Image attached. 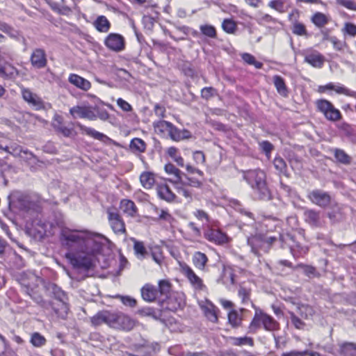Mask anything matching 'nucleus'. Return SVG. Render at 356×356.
<instances>
[{
    "label": "nucleus",
    "mask_w": 356,
    "mask_h": 356,
    "mask_svg": "<svg viewBox=\"0 0 356 356\" xmlns=\"http://www.w3.org/2000/svg\"><path fill=\"white\" fill-rule=\"evenodd\" d=\"M108 239L102 234L88 230H76L67 228L60 232V241L69 250L66 259L77 268L90 269L94 262L95 255L101 250L102 241Z\"/></svg>",
    "instance_id": "1"
},
{
    "label": "nucleus",
    "mask_w": 356,
    "mask_h": 356,
    "mask_svg": "<svg viewBox=\"0 0 356 356\" xmlns=\"http://www.w3.org/2000/svg\"><path fill=\"white\" fill-rule=\"evenodd\" d=\"M243 178L258 195L261 200H269L270 192L266 184V173L259 169L249 170L243 172Z\"/></svg>",
    "instance_id": "2"
},
{
    "label": "nucleus",
    "mask_w": 356,
    "mask_h": 356,
    "mask_svg": "<svg viewBox=\"0 0 356 356\" xmlns=\"http://www.w3.org/2000/svg\"><path fill=\"white\" fill-rule=\"evenodd\" d=\"M261 325L266 330L273 331L277 329L278 323L268 314L256 308L254 316L249 325L250 332H255Z\"/></svg>",
    "instance_id": "3"
},
{
    "label": "nucleus",
    "mask_w": 356,
    "mask_h": 356,
    "mask_svg": "<svg viewBox=\"0 0 356 356\" xmlns=\"http://www.w3.org/2000/svg\"><path fill=\"white\" fill-rule=\"evenodd\" d=\"M276 241L275 237L266 236L259 234L248 237L247 243L251 248V252L259 257L260 252H268L271 245Z\"/></svg>",
    "instance_id": "4"
},
{
    "label": "nucleus",
    "mask_w": 356,
    "mask_h": 356,
    "mask_svg": "<svg viewBox=\"0 0 356 356\" xmlns=\"http://www.w3.org/2000/svg\"><path fill=\"white\" fill-rule=\"evenodd\" d=\"M35 206L36 202L31 195L15 192L10 197V207L20 211H28Z\"/></svg>",
    "instance_id": "5"
},
{
    "label": "nucleus",
    "mask_w": 356,
    "mask_h": 356,
    "mask_svg": "<svg viewBox=\"0 0 356 356\" xmlns=\"http://www.w3.org/2000/svg\"><path fill=\"white\" fill-rule=\"evenodd\" d=\"M317 110L323 113L329 121L337 122L341 119V114L339 109L327 99H318L316 102Z\"/></svg>",
    "instance_id": "6"
},
{
    "label": "nucleus",
    "mask_w": 356,
    "mask_h": 356,
    "mask_svg": "<svg viewBox=\"0 0 356 356\" xmlns=\"http://www.w3.org/2000/svg\"><path fill=\"white\" fill-rule=\"evenodd\" d=\"M96 107L92 106L82 104L73 106L70 109V113L73 118H86L89 120H97L95 113Z\"/></svg>",
    "instance_id": "7"
},
{
    "label": "nucleus",
    "mask_w": 356,
    "mask_h": 356,
    "mask_svg": "<svg viewBox=\"0 0 356 356\" xmlns=\"http://www.w3.org/2000/svg\"><path fill=\"white\" fill-rule=\"evenodd\" d=\"M107 214L108 222L113 231L118 234H125V224L118 212L108 209Z\"/></svg>",
    "instance_id": "8"
},
{
    "label": "nucleus",
    "mask_w": 356,
    "mask_h": 356,
    "mask_svg": "<svg viewBox=\"0 0 356 356\" xmlns=\"http://www.w3.org/2000/svg\"><path fill=\"white\" fill-rule=\"evenodd\" d=\"M115 318V312L103 310L97 312L91 318V323L94 326H99L102 324H106L113 327Z\"/></svg>",
    "instance_id": "9"
},
{
    "label": "nucleus",
    "mask_w": 356,
    "mask_h": 356,
    "mask_svg": "<svg viewBox=\"0 0 356 356\" xmlns=\"http://www.w3.org/2000/svg\"><path fill=\"white\" fill-rule=\"evenodd\" d=\"M181 273L187 277L190 284L196 290H203L205 287L202 279L198 277L193 270L187 264L180 265Z\"/></svg>",
    "instance_id": "10"
},
{
    "label": "nucleus",
    "mask_w": 356,
    "mask_h": 356,
    "mask_svg": "<svg viewBox=\"0 0 356 356\" xmlns=\"http://www.w3.org/2000/svg\"><path fill=\"white\" fill-rule=\"evenodd\" d=\"M308 199L313 203L321 207H326L331 201L330 195L319 189L313 190L309 193Z\"/></svg>",
    "instance_id": "11"
},
{
    "label": "nucleus",
    "mask_w": 356,
    "mask_h": 356,
    "mask_svg": "<svg viewBox=\"0 0 356 356\" xmlns=\"http://www.w3.org/2000/svg\"><path fill=\"white\" fill-rule=\"evenodd\" d=\"M303 55L305 62L314 67L321 68L324 64L325 57L316 50L307 49Z\"/></svg>",
    "instance_id": "12"
},
{
    "label": "nucleus",
    "mask_w": 356,
    "mask_h": 356,
    "mask_svg": "<svg viewBox=\"0 0 356 356\" xmlns=\"http://www.w3.org/2000/svg\"><path fill=\"white\" fill-rule=\"evenodd\" d=\"M136 323L134 320L131 318L129 316L122 313L115 312V318L113 328L129 331L134 327Z\"/></svg>",
    "instance_id": "13"
},
{
    "label": "nucleus",
    "mask_w": 356,
    "mask_h": 356,
    "mask_svg": "<svg viewBox=\"0 0 356 356\" xmlns=\"http://www.w3.org/2000/svg\"><path fill=\"white\" fill-rule=\"evenodd\" d=\"M326 90H334L339 95H344L356 98L355 91L350 90L341 83H329L325 86H319L318 89V91L321 93L325 92Z\"/></svg>",
    "instance_id": "14"
},
{
    "label": "nucleus",
    "mask_w": 356,
    "mask_h": 356,
    "mask_svg": "<svg viewBox=\"0 0 356 356\" xmlns=\"http://www.w3.org/2000/svg\"><path fill=\"white\" fill-rule=\"evenodd\" d=\"M104 44L109 49L114 51H120L124 48V38L117 33H110L106 38Z\"/></svg>",
    "instance_id": "15"
},
{
    "label": "nucleus",
    "mask_w": 356,
    "mask_h": 356,
    "mask_svg": "<svg viewBox=\"0 0 356 356\" xmlns=\"http://www.w3.org/2000/svg\"><path fill=\"white\" fill-rule=\"evenodd\" d=\"M22 95L25 102L30 106L34 107L36 110L44 108V102L42 99L36 94L32 92L31 90L23 88L21 90Z\"/></svg>",
    "instance_id": "16"
},
{
    "label": "nucleus",
    "mask_w": 356,
    "mask_h": 356,
    "mask_svg": "<svg viewBox=\"0 0 356 356\" xmlns=\"http://www.w3.org/2000/svg\"><path fill=\"white\" fill-rule=\"evenodd\" d=\"M31 65L37 69H41L47 65V60L44 50L35 49L31 56Z\"/></svg>",
    "instance_id": "17"
},
{
    "label": "nucleus",
    "mask_w": 356,
    "mask_h": 356,
    "mask_svg": "<svg viewBox=\"0 0 356 356\" xmlns=\"http://www.w3.org/2000/svg\"><path fill=\"white\" fill-rule=\"evenodd\" d=\"M156 189L158 196L161 200L168 202H172L175 200L176 195L165 183L157 184Z\"/></svg>",
    "instance_id": "18"
},
{
    "label": "nucleus",
    "mask_w": 356,
    "mask_h": 356,
    "mask_svg": "<svg viewBox=\"0 0 356 356\" xmlns=\"http://www.w3.org/2000/svg\"><path fill=\"white\" fill-rule=\"evenodd\" d=\"M200 306L208 320L213 323L218 321L217 312L218 309L211 302L206 301L200 304Z\"/></svg>",
    "instance_id": "19"
},
{
    "label": "nucleus",
    "mask_w": 356,
    "mask_h": 356,
    "mask_svg": "<svg viewBox=\"0 0 356 356\" xmlns=\"http://www.w3.org/2000/svg\"><path fill=\"white\" fill-rule=\"evenodd\" d=\"M205 237L211 242L224 244L228 242L227 236L218 229H211L205 233Z\"/></svg>",
    "instance_id": "20"
},
{
    "label": "nucleus",
    "mask_w": 356,
    "mask_h": 356,
    "mask_svg": "<svg viewBox=\"0 0 356 356\" xmlns=\"http://www.w3.org/2000/svg\"><path fill=\"white\" fill-rule=\"evenodd\" d=\"M141 296L144 300L153 302L159 298V291L156 286L150 284H146L141 289Z\"/></svg>",
    "instance_id": "21"
},
{
    "label": "nucleus",
    "mask_w": 356,
    "mask_h": 356,
    "mask_svg": "<svg viewBox=\"0 0 356 356\" xmlns=\"http://www.w3.org/2000/svg\"><path fill=\"white\" fill-rule=\"evenodd\" d=\"M68 81L76 88L84 91H88L91 88V83L88 80L76 74H70L68 77Z\"/></svg>",
    "instance_id": "22"
},
{
    "label": "nucleus",
    "mask_w": 356,
    "mask_h": 356,
    "mask_svg": "<svg viewBox=\"0 0 356 356\" xmlns=\"http://www.w3.org/2000/svg\"><path fill=\"white\" fill-rule=\"evenodd\" d=\"M51 9L60 15H68L72 9L65 4V0H46Z\"/></svg>",
    "instance_id": "23"
},
{
    "label": "nucleus",
    "mask_w": 356,
    "mask_h": 356,
    "mask_svg": "<svg viewBox=\"0 0 356 356\" xmlns=\"http://www.w3.org/2000/svg\"><path fill=\"white\" fill-rule=\"evenodd\" d=\"M168 135L172 140L175 141H179L184 139H187L191 138V136L190 131H188L186 129H178L172 123L168 132Z\"/></svg>",
    "instance_id": "24"
},
{
    "label": "nucleus",
    "mask_w": 356,
    "mask_h": 356,
    "mask_svg": "<svg viewBox=\"0 0 356 356\" xmlns=\"http://www.w3.org/2000/svg\"><path fill=\"white\" fill-rule=\"evenodd\" d=\"M120 207L122 212L128 216L134 218L137 216L138 209L133 201L127 199L122 200Z\"/></svg>",
    "instance_id": "25"
},
{
    "label": "nucleus",
    "mask_w": 356,
    "mask_h": 356,
    "mask_svg": "<svg viewBox=\"0 0 356 356\" xmlns=\"http://www.w3.org/2000/svg\"><path fill=\"white\" fill-rule=\"evenodd\" d=\"M305 220L312 226H319L321 224L320 212L314 209H305L304 212Z\"/></svg>",
    "instance_id": "26"
},
{
    "label": "nucleus",
    "mask_w": 356,
    "mask_h": 356,
    "mask_svg": "<svg viewBox=\"0 0 356 356\" xmlns=\"http://www.w3.org/2000/svg\"><path fill=\"white\" fill-rule=\"evenodd\" d=\"M1 149H3L5 152H8V154H10L15 156H19L22 159H30L33 156V154L31 152L28 151L27 149H22L20 146L12 147V151H10L9 147L7 146L4 147H2Z\"/></svg>",
    "instance_id": "27"
},
{
    "label": "nucleus",
    "mask_w": 356,
    "mask_h": 356,
    "mask_svg": "<svg viewBox=\"0 0 356 356\" xmlns=\"http://www.w3.org/2000/svg\"><path fill=\"white\" fill-rule=\"evenodd\" d=\"M168 309L175 311L181 308L184 305V295L182 293H177L170 296L168 301Z\"/></svg>",
    "instance_id": "28"
},
{
    "label": "nucleus",
    "mask_w": 356,
    "mask_h": 356,
    "mask_svg": "<svg viewBox=\"0 0 356 356\" xmlns=\"http://www.w3.org/2000/svg\"><path fill=\"white\" fill-rule=\"evenodd\" d=\"M208 261V258L204 253L195 252L193 256V265L199 270H203Z\"/></svg>",
    "instance_id": "29"
},
{
    "label": "nucleus",
    "mask_w": 356,
    "mask_h": 356,
    "mask_svg": "<svg viewBox=\"0 0 356 356\" xmlns=\"http://www.w3.org/2000/svg\"><path fill=\"white\" fill-rule=\"evenodd\" d=\"M164 170L168 175L173 177V179H169L172 184L177 182V181H181V171L172 163H168L165 164L164 166Z\"/></svg>",
    "instance_id": "30"
},
{
    "label": "nucleus",
    "mask_w": 356,
    "mask_h": 356,
    "mask_svg": "<svg viewBox=\"0 0 356 356\" xmlns=\"http://www.w3.org/2000/svg\"><path fill=\"white\" fill-rule=\"evenodd\" d=\"M93 24L96 29L102 33H107L111 27L109 21L104 15L99 16L94 22Z\"/></svg>",
    "instance_id": "31"
},
{
    "label": "nucleus",
    "mask_w": 356,
    "mask_h": 356,
    "mask_svg": "<svg viewBox=\"0 0 356 356\" xmlns=\"http://www.w3.org/2000/svg\"><path fill=\"white\" fill-rule=\"evenodd\" d=\"M131 241L134 242V251L136 257L140 260L145 259L147 254V251L144 243L137 241L136 238H131Z\"/></svg>",
    "instance_id": "32"
},
{
    "label": "nucleus",
    "mask_w": 356,
    "mask_h": 356,
    "mask_svg": "<svg viewBox=\"0 0 356 356\" xmlns=\"http://www.w3.org/2000/svg\"><path fill=\"white\" fill-rule=\"evenodd\" d=\"M79 127H80L81 131L83 134H85L95 139H97V140H99L101 141H104L106 139H108V137L106 135L96 131L95 129H94L92 128L87 127L83 125H80Z\"/></svg>",
    "instance_id": "33"
},
{
    "label": "nucleus",
    "mask_w": 356,
    "mask_h": 356,
    "mask_svg": "<svg viewBox=\"0 0 356 356\" xmlns=\"http://www.w3.org/2000/svg\"><path fill=\"white\" fill-rule=\"evenodd\" d=\"M311 20L316 26L322 28L329 22L330 18L323 13L316 12L312 15Z\"/></svg>",
    "instance_id": "34"
},
{
    "label": "nucleus",
    "mask_w": 356,
    "mask_h": 356,
    "mask_svg": "<svg viewBox=\"0 0 356 356\" xmlns=\"http://www.w3.org/2000/svg\"><path fill=\"white\" fill-rule=\"evenodd\" d=\"M140 181L144 188L149 189L155 183L154 175L150 172H144L140 176Z\"/></svg>",
    "instance_id": "35"
},
{
    "label": "nucleus",
    "mask_w": 356,
    "mask_h": 356,
    "mask_svg": "<svg viewBox=\"0 0 356 356\" xmlns=\"http://www.w3.org/2000/svg\"><path fill=\"white\" fill-rule=\"evenodd\" d=\"M273 83L276 88L277 92L283 96L286 97L288 95V90L286 86L284 80L280 76L276 75L273 76Z\"/></svg>",
    "instance_id": "36"
},
{
    "label": "nucleus",
    "mask_w": 356,
    "mask_h": 356,
    "mask_svg": "<svg viewBox=\"0 0 356 356\" xmlns=\"http://www.w3.org/2000/svg\"><path fill=\"white\" fill-rule=\"evenodd\" d=\"M168 155L180 167H184V160L179 154L178 149L175 147H170L167 149Z\"/></svg>",
    "instance_id": "37"
},
{
    "label": "nucleus",
    "mask_w": 356,
    "mask_h": 356,
    "mask_svg": "<svg viewBox=\"0 0 356 356\" xmlns=\"http://www.w3.org/2000/svg\"><path fill=\"white\" fill-rule=\"evenodd\" d=\"M177 190V192L183 195L186 199H191V193L186 188V184L181 179V181H177V182H175L172 184Z\"/></svg>",
    "instance_id": "38"
},
{
    "label": "nucleus",
    "mask_w": 356,
    "mask_h": 356,
    "mask_svg": "<svg viewBox=\"0 0 356 356\" xmlns=\"http://www.w3.org/2000/svg\"><path fill=\"white\" fill-rule=\"evenodd\" d=\"M159 296L167 298L171 290V284L168 280H160L159 282Z\"/></svg>",
    "instance_id": "39"
},
{
    "label": "nucleus",
    "mask_w": 356,
    "mask_h": 356,
    "mask_svg": "<svg viewBox=\"0 0 356 356\" xmlns=\"http://www.w3.org/2000/svg\"><path fill=\"white\" fill-rule=\"evenodd\" d=\"M298 310L300 316L305 319L311 318L314 313V309L307 305H298Z\"/></svg>",
    "instance_id": "40"
},
{
    "label": "nucleus",
    "mask_w": 356,
    "mask_h": 356,
    "mask_svg": "<svg viewBox=\"0 0 356 356\" xmlns=\"http://www.w3.org/2000/svg\"><path fill=\"white\" fill-rule=\"evenodd\" d=\"M171 123L165 121V120H159L154 123V127L155 131L159 132L161 134L167 133L168 134Z\"/></svg>",
    "instance_id": "41"
},
{
    "label": "nucleus",
    "mask_w": 356,
    "mask_h": 356,
    "mask_svg": "<svg viewBox=\"0 0 356 356\" xmlns=\"http://www.w3.org/2000/svg\"><path fill=\"white\" fill-rule=\"evenodd\" d=\"M242 318L236 310H232L228 314V321L233 327H238Z\"/></svg>",
    "instance_id": "42"
},
{
    "label": "nucleus",
    "mask_w": 356,
    "mask_h": 356,
    "mask_svg": "<svg viewBox=\"0 0 356 356\" xmlns=\"http://www.w3.org/2000/svg\"><path fill=\"white\" fill-rule=\"evenodd\" d=\"M200 29L203 35L211 38L216 37V31L214 26L209 24H203L200 26Z\"/></svg>",
    "instance_id": "43"
},
{
    "label": "nucleus",
    "mask_w": 356,
    "mask_h": 356,
    "mask_svg": "<svg viewBox=\"0 0 356 356\" xmlns=\"http://www.w3.org/2000/svg\"><path fill=\"white\" fill-rule=\"evenodd\" d=\"M296 268H301L303 273L309 277L319 276V273L316 272V268L312 266H307L301 264H298L296 266Z\"/></svg>",
    "instance_id": "44"
},
{
    "label": "nucleus",
    "mask_w": 356,
    "mask_h": 356,
    "mask_svg": "<svg viewBox=\"0 0 356 356\" xmlns=\"http://www.w3.org/2000/svg\"><path fill=\"white\" fill-rule=\"evenodd\" d=\"M334 157L340 163L348 164L350 162V156L341 149H336L334 150Z\"/></svg>",
    "instance_id": "45"
},
{
    "label": "nucleus",
    "mask_w": 356,
    "mask_h": 356,
    "mask_svg": "<svg viewBox=\"0 0 356 356\" xmlns=\"http://www.w3.org/2000/svg\"><path fill=\"white\" fill-rule=\"evenodd\" d=\"M31 343L35 347H41L46 343L45 338L38 332H34L31 337Z\"/></svg>",
    "instance_id": "46"
},
{
    "label": "nucleus",
    "mask_w": 356,
    "mask_h": 356,
    "mask_svg": "<svg viewBox=\"0 0 356 356\" xmlns=\"http://www.w3.org/2000/svg\"><path fill=\"white\" fill-rule=\"evenodd\" d=\"M130 147L132 149H135L139 152H143L145 150V142L138 138H135L131 141Z\"/></svg>",
    "instance_id": "47"
},
{
    "label": "nucleus",
    "mask_w": 356,
    "mask_h": 356,
    "mask_svg": "<svg viewBox=\"0 0 356 356\" xmlns=\"http://www.w3.org/2000/svg\"><path fill=\"white\" fill-rule=\"evenodd\" d=\"M341 351L344 356H356V345L347 343L342 346Z\"/></svg>",
    "instance_id": "48"
},
{
    "label": "nucleus",
    "mask_w": 356,
    "mask_h": 356,
    "mask_svg": "<svg viewBox=\"0 0 356 356\" xmlns=\"http://www.w3.org/2000/svg\"><path fill=\"white\" fill-rule=\"evenodd\" d=\"M242 58L246 63L249 65H254L257 69H260L262 67L263 64L261 62H258L255 60V58L248 53H245L242 54Z\"/></svg>",
    "instance_id": "49"
},
{
    "label": "nucleus",
    "mask_w": 356,
    "mask_h": 356,
    "mask_svg": "<svg viewBox=\"0 0 356 356\" xmlns=\"http://www.w3.org/2000/svg\"><path fill=\"white\" fill-rule=\"evenodd\" d=\"M232 343L234 346H243V345H249L252 346L254 344L253 340L250 337H234L232 338Z\"/></svg>",
    "instance_id": "50"
},
{
    "label": "nucleus",
    "mask_w": 356,
    "mask_h": 356,
    "mask_svg": "<svg viewBox=\"0 0 356 356\" xmlns=\"http://www.w3.org/2000/svg\"><path fill=\"white\" fill-rule=\"evenodd\" d=\"M222 28L227 33H234L236 29V24L233 20L226 19L222 23Z\"/></svg>",
    "instance_id": "51"
},
{
    "label": "nucleus",
    "mask_w": 356,
    "mask_h": 356,
    "mask_svg": "<svg viewBox=\"0 0 356 356\" xmlns=\"http://www.w3.org/2000/svg\"><path fill=\"white\" fill-rule=\"evenodd\" d=\"M217 95V90L213 87H205L201 90V97L204 99H209Z\"/></svg>",
    "instance_id": "52"
},
{
    "label": "nucleus",
    "mask_w": 356,
    "mask_h": 356,
    "mask_svg": "<svg viewBox=\"0 0 356 356\" xmlns=\"http://www.w3.org/2000/svg\"><path fill=\"white\" fill-rule=\"evenodd\" d=\"M275 168L282 174L286 175V164L281 157H275L273 161Z\"/></svg>",
    "instance_id": "53"
},
{
    "label": "nucleus",
    "mask_w": 356,
    "mask_h": 356,
    "mask_svg": "<svg viewBox=\"0 0 356 356\" xmlns=\"http://www.w3.org/2000/svg\"><path fill=\"white\" fill-rule=\"evenodd\" d=\"M153 210L158 215L159 220H163L169 222L172 221V217L167 210H160L156 207H154Z\"/></svg>",
    "instance_id": "54"
},
{
    "label": "nucleus",
    "mask_w": 356,
    "mask_h": 356,
    "mask_svg": "<svg viewBox=\"0 0 356 356\" xmlns=\"http://www.w3.org/2000/svg\"><path fill=\"white\" fill-rule=\"evenodd\" d=\"M290 318L293 326L298 330H303L305 327V323L300 319L293 312H289Z\"/></svg>",
    "instance_id": "55"
},
{
    "label": "nucleus",
    "mask_w": 356,
    "mask_h": 356,
    "mask_svg": "<svg viewBox=\"0 0 356 356\" xmlns=\"http://www.w3.org/2000/svg\"><path fill=\"white\" fill-rule=\"evenodd\" d=\"M118 297L121 300V302L126 306L130 307H135L136 306V300L130 296H118Z\"/></svg>",
    "instance_id": "56"
},
{
    "label": "nucleus",
    "mask_w": 356,
    "mask_h": 356,
    "mask_svg": "<svg viewBox=\"0 0 356 356\" xmlns=\"http://www.w3.org/2000/svg\"><path fill=\"white\" fill-rule=\"evenodd\" d=\"M337 3L347 9L356 10V3L351 0H337Z\"/></svg>",
    "instance_id": "57"
},
{
    "label": "nucleus",
    "mask_w": 356,
    "mask_h": 356,
    "mask_svg": "<svg viewBox=\"0 0 356 356\" xmlns=\"http://www.w3.org/2000/svg\"><path fill=\"white\" fill-rule=\"evenodd\" d=\"M292 31L294 34L298 35H304L306 34V29L305 26L300 23H296L293 26Z\"/></svg>",
    "instance_id": "58"
},
{
    "label": "nucleus",
    "mask_w": 356,
    "mask_h": 356,
    "mask_svg": "<svg viewBox=\"0 0 356 356\" xmlns=\"http://www.w3.org/2000/svg\"><path fill=\"white\" fill-rule=\"evenodd\" d=\"M117 104L124 111L129 112L132 110L131 104L122 98H118L117 99Z\"/></svg>",
    "instance_id": "59"
},
{
    "label": "nucleus",
    "mask_w": 356,
    "mask_h": 356,
    "mask_svg": "<svg viewBox=\"0 0 356 356\" xmlns=\"http://www.w3.org/2000/svg\"><path fill=\"white\" fill-rule=\"evenodd\" d=\"M193 158L197 164H204L205 163V156L202 151L193 152Z\"/></svg>",
    "instance_id": "60"
},
{
    "label": "nucleus",
    "mask_w": 356,
    "mask_h": 356,
    "mask_svg": "<svg viewBox=\"0 0 356 356\" xmlns=\"http://www.w3.org/2000/svg\"><path fill=\"white\" fill-rule=\"evenodd\" d=\"M238 295L241 298L243 303H245L250 299V291L245 288L241 287L238 289Z\"/></svg>",
    "instance_id": "61"
},
{
    "label": "nucleus",
    "mask_w": 356,
    "mask_h": 356,
    "mask_svg": "<svg viewBox=\"0 0 356 356\" xmlns=\"http://www.w3.org/2000/svg\"><path fill=\"white\" fill-rule=\"evenodd\" d=\"M343 31L351 36H355L356 35V25L347 22L344 25Z\"/></svg>",
    "instance_id": "62"
},
{
    "label": "nucleus",
    "mask_w": 356,
    "mask_h": 356,
    "mask_svg": "<svg viewBox=\"0 0 356 356\" xmlns=\"http://www.w3.org/2000/svg\"><path fill=\"white\" fill-rule=\"evenodd\" d=\"M268 6L273 9H275V10L280 12V13L284 12V10H283L284 5H283V3L280 1H277V0L271 1L268 3Z\"/></svg>",
    "instance_id": "63"
},
{
    "label": "nucleus",
    "mask_w": 356,
    "mask_h": 356,
    "mask_svg": "<svg viewBox=\"0 0 356 356\" xmlns=\"http://www.w3.org/2000/svg\"><path fill=\"white\" fill-rule=\"evenodd\" d=\"M137 313L142 316H154V311L151 307H143L138 310Z\"/></svg>",
    "instance_id": "64"
}]
</instances>
